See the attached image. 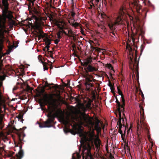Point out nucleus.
Returning <instances> with one entry per match:
<instances>
[{"label": "nucleus", "instance_id": "1", "mask_svg": "<svg viewBox=\"0 0 159 159\" xmlns=\"http://www.w3.org/2000/svg\"><path fill=\"white\" fill-rule=\"evenodd\" d=\"M8 0H2V2L4 8L2 6L1 7L2 14V16L0 17V65H3V61L2 58L4 55L1 52L4 48V43L5 41L9 42V40L5 35V34L9 32L6 27V19H11L13 17L12 11L8 10Z\"/></svg>", "mask_w": 159, "mask_h": 159}, {"label": "nucleus", "instance_id": "2", "mask_svg": "<svg viewBox=\"0 0 159 159\" xmlns=\"http://www.w3.org/2000/svg\"><path fill=\"white\" fill-rule=\"evenodd\" d=\"M127 13V9L124 6H121L119 12V15L117 16L115 22H110L108 23V25L111 30H114L116 26L122 24V20L121 17L125 15Z\"/></svg>", "mask_w": 159, "mask_h": 159}, {"label": "nucleus", "instance_id": "3", "mask_svg": "<svg viewBox=\"0 0 159 159\" xmlns=\"http://www.w3.org/2000/svg\"><path fill=\"white\" fill-rule=\"evenodd\" d=\"M62 112V110L60 109H58L53 114H52V112H50L47 115V117H48V120L43 123H40L39 127L42 128L52 127L51 124L53 123L55 117L59 116Z\"/></svg>", "mask_w": 159, "mask_h": 159}, {"label": "nucleus", "instance_id": "4", "mask_svg": "<svg viewBox=\"0 0 159 159\" xmlns=\"http://www.w3.org/2000/svg\"><path fill=\"white\" fill-rule=\"evenodd\" d=\"M139 107L140 108V122H138V123H137V130L138 131H139L140 130L144 129L146 131L148 136L149 133L148 129L147 124L144 121L145 117L144 116V109L141 105L139 106Z\"/></svg>", "mask_w": 159, "mask_h": 159}, {"label": "nucleus", "instance_id": "5", "mask_svg": "<svg viewBox=\"0 0 159 159\" xmlns=\"http://www.w3.org/2000/svg\"><path fill=\"white\" fill-rule=\"evenodd\" d=\"M80 143L83 148L82 151L84 155L83 157H84L85 155L86 158L91 157L92 155L91 153V150L92 147L90 143L87 142L86 138L81 139Z\"/></svg>", "mask_w": 159, "mask_h": 159}, {"label": "nucleus", "instance_id": "6", "mask_svg": "<svg viewBox=\"0 0 159 159\" xmlns=\"http://www.w3.org/2000/svg\"><path fill=\"white\" fill-rule=\"evenodd\" d=\"M137 51H135V57L134 60V63L132 56L131 55L129 57V65L132 70H133L134 69L136 71V73L138 74V69H139V60H137Z\"/></svg>", "mask_w": 159, "mask_h": 159}, {"label": "nucleus", "instance_id": "7", "mask_svg": "<svg viewBox=\"0 0 159 159\" xmlns=\"http://www.w3.org/2000/svg\"><path fill=\"white\" fill-rule=\"evenodd\" d=\"M43 103L45 105H48L49 106L53 105L55 102V99L52 94L45 93L43 99Z\"/></svg>", "mask_w": 159, "mask_h": 159}, {"label": "nucleus", "instance_id": "8", "mask_svg": "<svg viewBox=\"0 0 159 159\" xmlns=\"http://www.w3.org/2000/svg\"><path fill=\"white\" fill-rule=\"evenodd\" d=\"M82 120L83 123L85 124L87 126L89 127L90 125H93L92 120L89 116H86L85 112L82 113Z\"/></svg>", "mask_w": 159, "mask_h": 159}, {"label": "nucleus", "instance_id": "9", "mask_svg": "<svg viewBox=\"0 0 159 159\" xmlns=\"http://www.w3.org/2000/svg\"><path fill=\"white\" fill-rule=\"evenodd\" d=\"M93 125H90L89 127L91 128H93L94 126V128L96 130L98 133H99L101 132V127L100 126V124H101L100 121L98 119H95V121L93 122L92 121Z\"/></svg>", "mask_w": 159, "mask_h": 159}, {"label": "nucleus", "instance_id": "10", "mask_svg": "<svg viewBox=\"0 0 159 159\" xmlns=\"http://www.w3.org/2000/svg\"><path fill=\"white\" fill-rule=\"evenodd\" d=\"M139 2V1L134 0V2L131 3V5L133 7L134 9L140 14L141 13L140 11H142V10L141 9L142 6Z\"/></svg>", "mask_w": 159, "mask_h": 159}, {"label": "nucleus", "instance_id": "11", "mask_svg": "<svg viewBox=\"0 0 159 159\" xmlns=\"http://www.w3.org/2000/svg\"><path fill=\"white\" fill-rule=\"evenodd\" d=\"M13 129L16 131V134L18 136L20 143H21L23 140V138L25 136V134L24 133L23 130L21 129L20 130L17 129L15 127L13 128Z\"/></svg>", "mask_w": 159, "mask_h": 159}, {"label": "nucleus", "instance_id": "12", "mask_svg": "<svg viewBox=\"0 0 159 159\" xmlns=\"http://www.w3.org/2000/svg\"><path fill=\"white\" fill-rule=\"evenodd\" d=\"M97 69L92 64H89L84 68L85 73L88 74L89 72H93L97 71Z\"/></svg>", "mask_w": 159, "mask_h": 159}, {"label": "nucleus", "instance_id": "13", "mask_svg": "<svg viewBox=\"0 0 159 159\" xmlns=\"http://www.w3.org/2000/svg\"><path fill=\"white\" fill-rule=\"evenodd\" d=\"M54 85L53 84H49L47 82H46L45 83V87H48V89L50 90H51L52 88L54 89L55 90H56L59 88L58 85L57 84H56L52 87L51 86V85Z\"/></svg>", "mask_w": 159, "mask_h": 159}, {"label": "nucleus", "instance_id": "14", "mask_svg": "<svg viewBox=\"0 0 159 159\" xmlns=\"http://www.w3.org/2000/svg\"><path fill=\"white\" fill-rule=\"evenodd\" d=\"M101 143V141L98 138H95L94 140V143L97 150H99L100 149Z\"/></svg>", "mask_w": 159, "mask_h": 159}, {"label": "nucleus", "instance_id": "15", "mask_svg": "<svg viewBox=\"0 0 159 159\" xmlns=\"http://www.w3.org/2000/svg\"><path fill=\"white\" fill-rule=\"evenodd\" d=\"M93 76L88 74L85 73L84 75V77L85 78V83H90L93 82V80H92L91 79L93 78Z\"/></svg>", "mask_w": 159, "mask_h": 159}, {"label": "nucleus", "instance_id": "16", "mask_svg": "<svg viewBox=\"0 0 159 159\" xmlns=\"http://www.w3.org/2000/svg\"><path fill=\"white\" fill-rule=\"evenodd\" d=\"M22 146L20 145V150L18 154H16V156L18 159H21L23 157L24 155V152L23 150L22 149Z\"/></svg>", "mask_w": 159, "mask_h": 159}, {"label": "nucleus", "instance_id": "17", "mask_svg": "<svg viewBox=\"0 0 159 159\" xmlns=\"http://www.w3.org/2000/svg\"><path fill=\"white\" fill-rule=\"evenodd\" d=\"M116 99V102L117 104V112L118 114L120 115V117L121 118V104H120V102L118 100L117 97H115Z\"/></svg>", "mask_w": 159, "mask_h": 159}, {"label": "nucleus", "instance_id": "18", "mask_svg": "<svg viewBox=\"0 0 159 159\" xmlns=\"http://www.w3.org/2000/svg\"><path fill=\"white\" fill-rule=\"evenodd\" d=\"M86 87V90L88 91L91 90L90 88L93 87L94 85L93 84L90 83H85L84 84Z\"/></svg>", "mask_w": 159, "mask_h": 159}, {"label": "nucleus", "instance_id": "19", "mask_svg": "<svg viewBox=\"0 0 159 159\" xmlns=\"http://www.w3.org/2000/svg\"><path fill=\"white\" fill-rule=\"evenodd\" d=\"M65 133H66L70 132L72 134L75 135V132L73 130L70 129L67 127H65L63 129Z\"/></svg>", "mask_w": 159, "mask_h": 159}, {"label": "nucleus", "instance_id": "20", "mask_svg": "<svg viewBox=\"0 0 159 159\" xmlns=\"http://www.w3.org/2000/svg\"><path fill=\"white\" fill-rule=\"evenodd\" d=\"M92 58L91 57L87 58L84 61V65L87 66L89 64H91V63L92 62Z\"/></svg>", "mask_w": 159, "mask_h": 159}, {"label": "nucleus", "instance_id": "21", "mask_svg": "<svg viewBox=\"0 0 159 159\" xmlns=\"http://www.w3.org/2000/svg\"><path fill=\"white\" fill-rule=\"evenodd\" d=\"M121 101L122 102V104L121 105V111H123L124 110V107L125 106V100L124 97V95H122L121 96Z\"/></svg>", "mask_w": 159, "mask_h": 159}, {"label": "nucleus", "instance_id": "22", "mask_svg": "<svg viewBox=\"0 0 159 159\" xmlns=\"http://www.w3.org/2000/svg\"><path fill=\"white\" fill-rule=\"evenodd\" d=\"M119 124V127L118 132L120 134L123 133L122 131L121 130V128L122 126V125L121 122V120L120 119L117 122V125H118Z\"/></svg>", "mask_w": 159, "mask_h": 159}, {"label": "nucleus", "instance_id": "23", "mask_svg": "<svg viewBox=\"0 0 159 159\" xmlns=\"http://www.w3.org/2000/svg\"><path fill=\"white\" fill-rule=\"evenodd\" d=\"M39 35L38 37V40H40L41 38H43L45 36L43 34V33H44L43 31H42L40 30H39Z\"/></svg>", "mask_w": 159, "mask_h": 159}, {"label": "nucleus", "instance_id": "24", "mask_svg": "<svg viewBox=\"0 0 159 159\" xmlns=\"http://www.w3.org/2000/svg\"><path fill=\"white\" fill-rule=\"evenodd\" d=\"M51 40L46 37L44 39V41L46 45H50L51 44Z\"/></svg>", "mask_w": 159, "mask_h": 159}, {"label": "nucleus", "instance_id": "25", "mask_svg": "<svg viewBox=\"0 0 159 159\" xmlns=\"http://www.w3.org/2000/svg\"><path fill=\"white\" fill-rule=\"evenodd\" d=\"M31 26L32 28L34 29L35 31H37L38 30H39V26L38 25H34L32 24H31Z\"/></svg>", "mask_w": 159, "mask_h": 159}, {"label": "nucleus", "instance_id": "26", "mask_svg": "<svg viewBox=\"0 0 159 159\" xmlns=\"http://www.w3.org/2000/svg\"><path fill=\"white\" fill-rule=\"evenodd\" d=\"M94 134H90L89 135V141L92 142V143L93 145V141H94V140L95 139L94 138Z\"/></svg>", "mask_w": 159, "mask_h": 159}, {"label": "nucleus", "instance_id": "27", "mask_svg": "<svg viewBox=\"0 0 159 159\" xmlns=\"http://www.w3.org/2000/svg\"><path fill=\"white\" fill-rule=\"evenodd\" d=\"M70 24L74 27L76 28L77 27H78L80 25V24L77 22H75L73 21L71 23H70Z\"/></svg>", "mask_w": 159, "mask_h": 159}, {"label": "nucleus", "instance_id": "28", "mask_svg": "<svg viewBox=\"0 0 159 159\" xmlns=\"http://www.w3.org/2000/svg\"><path fill=\"white\" fill-rule=\"evenodd\" d=\"M41 62L43 65L44 70H48V68L47 66V63L45 62H44L42 61H41Z\"/></svg>", "mask_w": 159, "mask_h": 159}, {"label": "nucleus", "instance_id": "29", "mask_svg": "<svg viewBox=\"0 0 159 159\" xmlns=\"http://www.w3.org/2000/svg\"><path fill=\"white\" fill-rule=\"evenodd\" d=\"M91 48L93 49V50H95L96 51L98 52H99L100 50H102V49L99 48L98 47H94L92 45L91 46Z\"/></svg>", "mask_w": 159, "mask_h": 159}, {"label": "nucleus", "instance_id": "30", "mask_svg": "<svg viewBox=\"0 0 159 159\" xmlns=\"http://www.w3.org/2000/svg\"><path fill=\"white\" fill-rule=\"evenodd\" d=\"M106 67H107L109 69L111 70H113V67L112 66L111 64H107L106 66Z\"/></svg>", "mask_w": 159, "mask_h": 159}, {"label": "nucleus", "instance_id": "31", "mask_svg": "<svg viewBox=\"0 0 159 159\" xmlns=\"http://www.w3.org/2000/svg\"><path fill=\"white\" fill-rule=\"evenodd\" d=\"M117 89L118 90V93L119 95H120L121 96H122V95H123L122 91L120 89V88L119 86H117Z\"/></svg>", "mask_w": 159, "mask_h": 159}, {"label": "nucleus", "instance_id": "32", "mask_svg": "<svg viewBox=\"0 0 159 159\" xmlns=\"http://www.w3.org/2000/svg\"><path fill=\"white\" fill-rule=\"evenodd\" d=\"M75 154H73L72 156V159H76L74 155ZM77 156V157L79 159L80 158V155L78 154H75Z\"/></svg>", "mask_w": 159, "mask_h": 159}, {"label": "nucleus", "instance_id": "33", "mask_svg": "<svg viewBox=\"0 0 159 159\" xmlns=\"http://www.w3.org/2000/svg\"><path fill=\"white\" fill-rule=\"evenodd\" d=\"M116 116H117V115H119V118H118V119H119V120L120 119V120H122V123H123L124 122V119H123V117H122L121 116V118H120V115L118 114V112H117L116 113Z\"/></svg>", "mask_w": 159, "mask_h": 159}, {"label": "nucleus", "instance_id": "34", "mask_svg": "<svg viewBox=\"0 0 159 159\" xmlns=\"http://www.w3.org/2000/svg\"><path fill=\"white\" fill-rule=\"evenodd\" d=\"M61 31H59L57 34V39L59 40L61 38Z\"/></svg>", "mask_w": 159, "mask_h": 159}, {"label": "nucleus", "instance_id": "35", "mask_svg": "<svg viewBox=\"0 0 159 159\" xmlns=\"http://www.w3.org/2000/svg\"><path fill=\"white\" fill-rule=\"evenodd\" d=\"M18 46V45H17L16 46H14V45L13 46H12L10 47L9 48V50L10 52H11V50L12 49V48L14 47L15 48H16Z\"/></svg>", "mask_w": 159, "mask_h": 159}, {"label": "nucleus", "instance_id": "36", "mask_svg": "<svg viewBox=\"0 0 159 159\" xmlns=\"http://www.w3.org/2000/svg\"><path fill=\"white\" fill-rule=\"evenodd\" d=\"M62 32H63V33L65 34V35H67V36H68L69 37H73V38H74V36L70 35L68 34H67L66 33L65 31L64 30H63L62 31Z\"/></svg>", "mask_w": 159, "mask_h": 159}, {"label": "nucleus", "instance_id": "37", "mask_svg": "<svg viewBox=\"0 0 159 159\" xmlns=\"http://www.w3.org/2000/svg\"><path fill=\"white\" fill-rule=\"evenodd\" d=\"M35 32H36V33L34 34V36L38 38L39 35V31H35Z\"/></svg>", "mask_w": 159, "mask_h": 159}, {"label": "nucleus", "instance_id": "38", "mask_svg": "<svg viewBox=\"0 0 159 159\" xmlns=\"http://www.w3.org/2000/svg\"><path fill=\"white\" fill-rule=\"evenodd\" d=\"M110 35L113 38H115L116 37L114 31H112V32L110 33Z\"/></svg>", "mask_w": 159, "mask_h": 159}, {"label": "nucleus", "instance_id": "39", "mask_svg": "<svg viewBox=\"0 0 159 159\" xmlns=\"http://www.w3.org/2000/svg\"><path fill=\"white\" fill-rule=\"evenodd\" d=\"M128 15L129 17L130 20L132 21L134 23V17L133 16H130V15Z\"/></svg>", "mask_w": 159, "mask_h": 159}, {"label": "nucleus", "instance_id": "40", "mask_svg": "<svg viewBox=\"0 0 159 159\" xmlns=\"http://www.w3.org/2000/svg\"><path fill=\"white\" fill-rule=\"evenodd\" d=\"M64 122L66 125H67L69 123V118H67V119L66 120H64Z\"/></svg>", "mask_w": 159, "mask_h": 159}, {"label": "nucleus", "instance_id": "41", "mask_svg": "<svg viewBox=\"0 0 159 159\" xmlns=\"http://www.w3.org/2000/svg\"><path fill=\"white\" fill-rule=\"evenodd\" d=\"M148 152L150 155L151 154V153H152L153 152L151 148L149 149L148 150Z\"/></svg>", "mask_w": 159, "mask_h": 159}, {"label": "nucleus", "instance_id": "42", "mask_svg": "<svg viewBox=\"0 0 159 159\" xmlns=\"http://www.w3.org/2000/svg\"><path fill=\"white\" fill-rule=\"evenodd\" d=\"M54 43L55 44H57L58 42L60 41V40L57 39L54 40Z\"/></svg>", "mask_w": 159, "mask_h": 159}, {"label": "nucleus", "instance_id": "43", "mask_svg": "<svg viewBox=\"0 0 159 159\" xmlns=\"http://www.w3.org/2000/svg\"><path fill=\"white\" fill-rule=\"evenodd\" d=\"M68 33L69 34H74L73 31H72V30H69L68 31Z\"/></svg>", "mask_w": 159, "mask_h": 159}, {"label": "nucleus", "instance_id": "44", "mask_svg": "<svg viewBox=\"0 0 159 159\" xmlns=\"http://www.w3.org/2000/svg\"><path fill=\"white\" fill-rule=\"evenodd\" d=\"M108 86L110 87H112L113 86L112 85L111 83V82L110 81H109L108 83Z\"/></svg>", "mask_w": 159, "mask_h": 159}, {"label": "nucleus", "instance_id": "45", "mask_svg": "<svg viewBox=\"0 0 159 159\" xmlns=\"http://www.w3.org/2000/svg\"><path fill=\"white\" fill-rule=\"evenodd\" d=\"M110 88L111 89V92L114 91L115 88L113 86L112 87H111Z\"/></svg>", "mask_w": 159, "mask_h": 159}, {"label": "nucleus", "instance_id": "46", "mask_svg": "<svg viewBox=\"0 0 159 159\" xmlns=\"http://www.w3.org/2000/svg\"><path fill=\"white\" fill-rule=\"evenodd\" d=\"M71 16H72V17H74V16L75 15V13L73 12V11H71Z\"/></svg>", "mask_w": 159, "mask_h": 159}, {"label": "nucleus", "instance_id": "47", "mask_svg": "<svg viewBox=\"0 0 159 159\" xmlns=\"http://www.w3.org/2000/svg\"><path fill=\"white\" fill-rule=\"evenodd\" d=\"M121 138L122 139L124 140V138H125V134H123V133L121 134Z\"/></svg>", "mask_w": 159, "mask_h": 159}, {"label": "nucleus", "instance_id": "48", "mask_svg": "<svg viewBox=\"0 0 159 159\" xmlns=\"http://www.w3.org/2000/svg\"><path fill=\"white\" fill-rule=\"evenodd\" d=\"M19 119H20L21 120V121L23 123V121L24 120L23 119H22V116H20L18 117Z\"/></svg>", "mask_w": 159, "mask_h": 159}, {"label": "nucleus", "instance_id": "49", "mask_svg": "<svg viewBox=\"0 0 159 159\" xmlns=\"http://www.w3.org/2000/svg\"><path fill=\"white\" fill-rule=\"evenodd\" d=\"M50 53L51 54L50 55V57L52 58H53V55L52 54V51H49Z\"/></svg>", "mask_w": 159, "mask_h": 159}, {"label": "nucleus", "instance_id": "50", "mask_svg": "<svg viewBox=\"0 0 159 159\" xmlns=\"http://www.w3.org/2000/svg\"><path fill=\"white\" fill-rule=\"evenodd\" d=\"M26 98H25V97L20 96V99H21V100H24Z\"/></svg>", "mask_w": 159, "mask_h": 159}, {"label": "nucleus", "instance_id": "51", "mask_svg": "<svg viewBox=\"0 0 159 159\" xmlns=\"http://www.w3.org/2000/svg\"><path fill=\"white\" fill-rule=\"evenodd\" d=\"M46 45V48H47V51H48L49 50V48L50 47L49 45Z\"/></svg>", "mask_w": 159, "mask_h": 159}, {"label": "nucleus", "instance_id": "52", "mask_svg": "<svg viewBox=\"0 0 159 159\" xmlns=\"http://www.w3.org/2000/svg\"><path fill=\"white\" fill-rule=\"evenodd\" d=\"M81 65L85 67V68H86V66L85 65H84V62H81Z\"/></svg>", "mask_w": 159, "mask_h": 159}, {"label": "nucleus", "instance_id": "53", "mask_svg": "<svg viewBox=\"0 0 159 159\" xmlns=\"http://www.w3.org/2000/svg\"><path fill=\"white\" fill-rule=\"evenodd\" d=\"M135 20H136V21L137 23V22L138 21H139V18L137 17H136L135 18Z\"/></svg>", "mask_w": 159, "mask_h": 159}, {"label": "nucleus", "instance_id": "54", "mask_svg": "<svg viewBox=\"0 0 159 159\" xmlns=\"http://www.w3.org/2000/svg\"><path fill=\"white\" fill-rule=\"evenodd\" d=\"M100 1H101V0H95L96 4H98V2H99Z\"/></svg>", "mask_w": 159, "mask_h": 159}, {"label": "nucleus", "instance_id": "55", "mask_svg": "<svg viewBox=\"0 0 159 159\" xmlns=\"http://www.w3.org/2000/svg\"><path fill=\"white\" fill-rule=\"evenodd\" d=\"M41 95L40 93L36 94V96L38 97H40L41 96Z\"/></svg>", "mask_w": 159, "mask_h": 159}, {"label": "nucleus", "instance_id": "56", "mask_svg": "<svg viewBox=\"0 0 159 159\" xmlns=\"http://www.w3.org/2000/svg\"><path fill=\"white\" fill-rule=\"evenodd\" d=\"M102 3L103 2L105 4H106V3H107V2L106 1V0H102Z\"/></svg>", "mask_w": 159, "mask_h": 159}, {"label": "nucleus", "instance_id": "57", "mask_svg": "<svg viewBox=\"0 0 159 159\" xmlns=\"http://www.w3.org/2000/svg\"><path fill=\"white\" fill-rule=\"evenodd\" d=\"M73 55H74L75 57H77V56L75 52H74V53H73Z\"/></svg>", "mask_w": 159, "mask_h": 159}, {"label": "nucleus", "instance_id": "58", "mask_svg": "<svg viewBox=\"0 0 159 159\" xmlns=\"http://www.w3.org/2000/svg\"><path fill=\"white\" fill-rule=\"evenodd\" d=\"M142 46H141V53H142V52L143 51V48H142Z\"/></svg>", "mask_w": 159, "mask_h": 159}, {"label": "nucleus", "instance_id": "59", "mask_svg": "<svg viewBox=\"0 0 159 159\" xmlns=\"http://www.w3.org/2000/svg\"><path fill=\"white\" fill-rule=\"evenodd\" d=\"M112 93H113V95L114 96H116V93L114 92H112Z\"/></svg>", "mask_w": 159, "mask_h": 159}, {"label": "nucleus", "instance_id": "60", "mask_svg": "<svg viewBox=\"0 0 159 159\" xmlns=\"http://www.w3.org/2000/svg\"><path fill=\"white\" fill-rule=\"evenodd\" d=\"M109 3V4H110V5L111 6H112V3H111V1H109V2H108Z\"/></svg>", "mask_w": 159, "mask_h": 159}, {"label": "nucleus", "instance_id": "61", "mask_svg": "<svg viewBox=\"0 0 159 159\" xmlns=\"http://www.w3.org/2000/svg\"><path fill=\"white\" fill-rule=\"evenodd\" d=\"M141 93H142V97H144V95H143V94L142 92L141 91Z\"/></svg>", "mask_w": 159, "mask_h": 159}, {"label": "nucleus", "instance_id": "62", "mask_svg": "<svg viewBox=\"0 0 159 159\" xmlns=\"http://www.w3.org/2000/svg\"><path fill=\"white\" fill-rule=\"evenodd\" d=\"M58 26L59 27V28H60V29H62V28L60 26V25H59V24L58 25Z\"/></svg>", "mask_w": 159, "mask_h": 159}, {"label": "nucleus", "instance_id": "63", "mask_svg": "<svg viewBox=\"0 0 159 159\" xmlns=\"http://www.w3.org/2000/svg\"><path fill=\"white\" fill-rule=\"evenodd\" d=\"M144 15H145V16H146V14H147V12L144 11Z\"/></svg>", "mask_w": 159, "mask_h": 159}, {"label": "nucleus", "instance_id": "64", "mask_svg": "<svg viewBox=\"0 0 159 159\" xmlns=\"http://www.w3.org/2000/svg\"><path fill=\"white\" fill-rule=\"evenodd\" d=\"M53 68V67L52 66H50V68L51 69H52V68Z\"/></svg>", "mask_w": 159, "mask_h": 159}]
</instances>
